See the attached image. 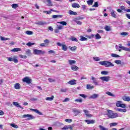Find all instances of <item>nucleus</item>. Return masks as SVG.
Returning <instances> with one entry per match:
<instances>
[{"instance_id": "f257e3e1", "label": "nucleus", "mask_w": 130, "mask_h": 130, "mask_svg": "<svg viewBox=\"0 0 130 130\" xmlns=\"http://www.w3.org/2000/svg\"><path fill=\"white\" fill-rule=\"evenodd\" d=\"M101 66H105L106 68H109V67H114V64L111 62L108 61H104L99 62Z\"/></svg>"}, {"instance_id": "f03ea898", "label": "nucleus", "mask_w": 130, "mask_h": 130, "mask_svg": "<svg viewBox=\"0 0 130 130\" xmlns=\"http://www.w3.org/2000/svg\"><path fill=\"white\" fill-rule=\"evenodd\" d=\"M45 53V51H42L41 50H38V49H34V54H35L36 55H39L40 54H44Z\"/></svg>"}, {"instance_id": "7ed1b4c3", "label": "nucleus", "mask_w": 130, "mask_h": 130, "mask_svg": "<svg viewBox=\"0 0 130 130\" xmlns=\"http://www.w3.org/2000/svg\"><path fill=\"white\" fill-rule=\"evenodd\" d=\"M56 44L57 46L62 47V50H63V51H67V50H68V47L67 46V45H63L59 42H57Z\"/></svg>"}, {"instance_id": "20e7f679", "label": "nucleus", "mask_w": 130, "mask_h": 130, "mask_svg": "<svg viewBox=\"0 0 130 130\" xmlns=\"http://www.w3.org/2000/svg\"><path fill=\"white\" fill-rule=\"evenodd\" d=\"M100 79L101 80V81H102V82H108V81H110V76L101 77Z\"/></svg>"}, {"instance_id": "39448f33", "label": "nucleus", "mask_w": 130, "mask_h": 130, "mask_svg": "<svg viewBox=\"0 0 130 130\" xmlns=\"http://www.w3.org/2000/svg\"><path fill=\"white\" fill-rule=\"evenodd\" d=\"M24 83H26V84H31V79L28 77H26L22 80Z\"/></svg>"}, {"instance_id": "423d86ee", "label": "nucleus", "mask_w": 130, "mask_h": 130, "mask_svg": "<svg viewBox=\"0 0 130 130\" xmlns=\"http://www.w3.org/2000/svg\"><path fill=\"white\" fill-rule=\"evenodd\" d=\"M111 16L113 18H116L117 15V13H116V11L113 10H110Z\"/></svg>"}, {"instance_id": "0eeeda50", "label": "nucleus", "mask_w": 130, "mask_h": 130, "mask_svg": "<svg viewBox=\"0 0 130 130\" xmlns=\"http://www.w3.org/2000/svg\"><path fill=\"white\" fill-rule=\"evenodd\" d=\"M63 29V26L62 25H57V29H55V33H59V30H62Z\"/></svg>"}, {"instance_id": "6e6552de", "label": "nucleus", "mask_w": 130, "mask_h": 130, "mask_svg": "<svg viewBox=\"0 0 130 130\" xmlns=\"http://www.w3.org/2000/svg\"><path fill=\"white\" fill-rule=\"evenodd\" d=\"M73 129V126L72 125H65L64 127L61 128L62 130H67V129Z\"/></svg>"}, {"instance_id": "1a4fd4ad", "label": "nucleus", "mask_w": 130, "mask_h": 130, "mask_svg": "<svg viewBox=\"0 0 130 130\" xmlns=\"http://www.w3.org/2000/svg\"><path fill=\"white\" fill-rule=\"evenodd\" d=\"M68 83V84H69V85L73 86L74 85H76V84H77V80L75 79H72L71 81H69Z\"/></svg>"}, {"instance_id": "9d476101", "label": "nucleus", "mask_w": 130, "mask_h": 130, "mask_svg": "<svg viewBox=\"0 0 130 130\" xmlns=\"http://www.w3.org/2000/svg\"><path fill=\"white\" fill-rule=\"evenodd\" d=\"M108 113L107 114V115H108V117L109 118H111V116H112L113 114V111L110 110H107Z\"/></svg>"}, {"instance_id": "9b49d317", "label": "nucleus", "mask_w": 130, "mask_h": 130, "mask_svg": "<svg viewBox=\"0 0 130 130\" xmlns=\"http://www.w3.org/2000/svg\"><path fill=\"white\" fill-rule=\"evenodd\" d=\"M85 122L87 123V124H94L95 123L94 120H85Z\"/></svg>"}, {"instance_id": "f8f14e48", "label": "nucleus", "mask_w": 130, "mask_h": 130, "mask_svg": "<svg viewBox=\"0 0 130 130\" xmlns=\"http://www.w3.org/2000/svg\"><path fill=\"white\" fill-rule=\"evenodd\" d=\"M83 112L85 113V115L87 117H92L93 116L92 114H89V111L87 110H84Z\"/></svg>"}, {"instance_id": "ddd939ff", "label": "nucleus", "mask_w": 130, "mask_h": 130, "mask_svg": "<svg viewBox=\"0 0 130 130\" xmlns=\"http://www.w3.org/2000/svg\"><path fill=\"white\" fill-rule=\"evenodd\" d=\"M14 88L16 90H20L21 89V85L19 83H16L14 84Z\"/></svg>"}, {"instance_id": "4468645a", "label": "nucleus", "mask_w": 130, "mask_h": 130, "mask_svg": "<svg viewBox=\"0 0 130 130\" xmlns=\"http://www.w3.org/2000/svg\"><path fill=\"white\" fill-rule=\"evenodd\" d=\"M23 117L24 118H26L27 117L29 119H33V116L30 114L23 115Z\"/></svg>"}, {"instance_id": "2eb2a0df", "label": "nucleus", "mask_w": 130, "mask_h": 130, "mask_svg": "<svg viewBox=\"0 0 130 130\" xmlns=\"http://www.w3.org/2000/svg\"><path fill=\"white\" fill-rule=\"evenodd\" d=\"M99 96V95L98 94H93L89 96V99H96V98H98Z\"/></svg>"}, {"instance_id": "dca6fc26", "label": "nucleus", "mask_w": 130, "mask_h": 130, "mask_svg": "<svg viewBox=\"0 0 130 130\" xmlns=\"http://www.w3.org/2000/svg\"><path fill=\"white\" fill-rule=\"evenodd\" d=\"M91 80L93 82V83L94 84V85H95L96 86H98V82H97V80H96V78L92 76Z\"/></svg>"}, {"instance_id": "f3484780", "label": "nucleus", "mask_w": 130, "mask_h": 130, "mask_svg": "<svg viewBox=\"0 0 130 130\" xmlns=\"http://www.w3.org/2000/svg\"><path fill=\"white\" fill-rule=\"evenodd\" d=\"M123 101H127V102H129L130 101V97L127 96H124L122 98Z\"/></svg>"}, {"instance_id": "a211bd4d", "label": "nucleus", "mask_w": 130, "mask_h": 130, "mask_svg": "<svg viewBox=\"0 0 130 130\" xmlns=\"http://www.w3.org/2000/svg\"><path fill=\"white\" fill-rule=\"evenodd\" d=\"M73 111L74 113H75L76 116H77L78 114H80V113H81V111H80L79 110H78L77 109H73Z\"/></svg>"}, {"instance_id": "6ab92c4d", "label": "nucleus", "mask_w": 130, "mask_h": 130, "mask_svg": "<svg viewBox=\"0 0 130 130\" xmlns=\"http://www.w3.org/2000/svg\"><path fill=\"white\" fill-rule=\"evenodd\" d=\"M94 88H95V86L92 85V84H87L86 85V89H87V90H92V89H94Z\"/></svg>"}, {"instance_id": "aec40b11", "label": "nucleus", "mask_w": 130, "mask_h": 130, "mask_svg": "<svg viewBox=\"0 0 130 130\" xmlns=\"http://www.w3.org/2000/svg\"><path fill=\"white\" fill-rule=\"evenodd\" d=\"M13 104L14 106H16V107H19V108H21L23 109V108L19 104V103L17 102H13Z\"/></svg>"}, {"instance_id": "412c9836", "label": "nucleus", "mask_w": 130, "mask_h": 130, "mask_svg": "<svg viewBox=\"0 0 130 130\" xmlns=\"http://www.w3.org/2000/svg\"><path fill=\"white\" fill-rule=\"evenodd\" d=\"M12 52H18V51H21V49L19 48H15L11 50Z\"/></svg>"}, {"instance_id": "4be33fe9", "label": "nucleus", "mask_w": 130, "mask_h": 130, "mask_svg": "<svg viewBox=\"0 0 130 130\" xmlns=\"http://www.w3.org/2000/svg\"><path fill=\"white\" fill-rule=\"evenodd\" d=\"M69 15H73L74 16H77V15H78V13L72 10H69Z\"/></svg>"}, {"instance_id": "5701e85b", "label": "nucleus", "mask_w": 130, "mask_h": 130, "mask_svg": "<svg viewBox=\"0 0 130 130\" xmlns=\"http://www.w3.org/2000/svg\"><path fill=\"white\" fill-rule=\"evenodd\" d=\"M104 29L106 31H111V26H108V25H106Z\"/></svg>"}, {"instance_id": "b1692460", "label": "nucleus", "mask_w": 130, "mask_h": 130, "mask_svg": "<svg viewBox=\"0 0 130 130\" xmlns=\"http://www.w3.org/2000/svg\"><path fill=\"white\" fill-rule=\"evenodd\" d=\"M72 8H77L78 9H79V8H80V5H79V4L77 3H73L72 5Z\"/></svg>"}, {"instance_id": "393cba45", "label": "nucleus", "mask_w": 130, "mask_h": 130, "mask_svg": "<svg viewBox=\"0 0 130 130\" xmlns=\"http://www.w3.org/2000/svg\"><path fill=\"white\" fill-rule=\"evenodd\" d=\"M46 2L47 3V6H48V7H52V6H53L52 3H51V0H46Z\"/></svg>"}, {"instance_id": "a878e982", "label": "nucleus", "mask_w": 130, "mask_h": 130, "mask_svg": "<svg viewBox=\"0 0 130 130\" xmlns=\"http://www.w3.org/2000/svg\"><path fill=\"white\" fill-rule=\"evenodd\" d=\"M71 69L72 71H74V72H76L79 70V67L76 66H73L71 67Z\"/></svg>"}, {"instance_id": "bb28decb", "label": "nucleus", "mask_w": 130, "mask_h": 130, "mask_svg": "<svg viewBox=\"0 0 130 130\" xmlns=\"http://www.w3.org/2000/svg\"><path fill=\"white\" fill-rule=\"evenodd\" d=\"M68 62H69V64H70V66H72V64H75V63H76V60H69Z\"/></svg>"}, {"instance_id": "cd10ccee", "label": "nucleus", "mask_w": 130, "mask_h": 130, "mask_svg": "<svg viewBox=\"0 0 130 130\" xmlns=\"http://www.w3.org/2000/svg\"><path fill=\"white\" fill-rule=\"evenodd\" d=\"M54 99V96L52 95L51 97H47L46 98L47 101H52Z\"/></svg>"}, {"instance_id": "c85d7f7f", "label": "nucleus", "mask_w": 130, "mask_h": 130, "mask_svg": "<svg viewBox=\"0 0 130 130\" xmlns=\"http://www.w3.org/2000/svg\"><path fill=\"white\" fill-rule=\"evenodd\" d=\"M0 38H1V40L2 41H6V40H10V38H5L2 36H1Z\"/></svg>"}, {"instance_id": "c756f323", "label": "nucleus", "mask_w": 130, "mask_h": 130, "mask_svg": "<svg viewBox=\"0 0 130 130\" xmlns=\"http://www.w3.org/2000/svg\"><path fill=\"white\" fill-rule=\"evenodd\" d=\"M94 3V0H88L87 1V4L88 6H92Z\"/></svg>"}, {"instance_id": "7c9ffc66", "label": "nucleus", "mask_w": 130, "mask_h": 130, "mask_svg": "<svg viewBox=\"0 0 130 130\" xmlns=\"http://www.w3.org/2000/svg\"><path fill=\"white\" fill-rule=\"evenodd\" d=\"M99 127L100 129V130H108V128L105 127L101 125H100L99 126Z\"/></svg>"}, {"instance_id": "2f4dec72", "label": "nucleus", "mask_w": 130, "mask_h": 130, "mask_svg": "<svg viewBox=\"0 0 130 130\" xmlns=\"http://www.w3.org/2000/svg\"><path fill=\"white\" fill-rule=\"evenodd\" d=\"M57 24H61V25H62L63 26H67V23L66 21H59L57 22Z\"/></svg>"}, {"instance_id": "473e14b6", "label": "nucleus", "mask_w": 130, "mask_h": 130, "mask_svg": "<svg viewBox=\"0 0 130 130\" xmlns=\"http://www.w3.org/2000/svg\"><path fill=\"white\" fill-rule=\"evenodd\" d=\"M116 117H118V114L117 113H114L111 116V118H116Z\"/></svg>"}, {"instance_id": "72a5a7b5", "label": "nucleus", "mask_w": 130, "mask_h": 130, "mask_svg": "<svg viewBox=\"0 0 130 130\" xmlns=\"http://www.w3.org/2000/svg\"><path fill=\"white\" fill-rule=\"evenodd\" d=\"M80 37V41H87V40H88L87 38H85L84 37H83V36H81Z\"/></svg>"}, {"instance_id": "f704fd0d", "label": "nucleus", "mask_w": 130, "mask_h": 130, "mask_svg": "<svg viewBox=\"0 0 130 130\" xmlns=\"http://www.w3.org/2000/svg\"><path fill=\"white\" fill-rule=\"evenodd\" d=\"M69 48L72 51H75V50L77 49V47L76 46H74L73 47L69 46Z\"/></svg>"}, {"instance_id": "c9c22d12", "label": "nucleus", "mask_w": 130, "mask_h": 130, "mask_svg": "<svg viewBox=\"0 0 130 130\" xmlns=\"http://www.w3.org/2000/svg\"><path fill=\"white\" fill-rule=\"evenodd\" d=\"M62 15H55L52 16V18L53 19H55L56 18H62Z\"/></svg>"}, {"instance_id": "e433bc0d", "label": "nucleus", "mask_w": 130, "mask_h": 130, "mask_svg": "<svg viewBox=\"0 0 130 130\" xmlns=\"http://www.w3.org/2000/svg\"><path fill=\"white\" fill-rule=\"evenodd\" d=\"M106 94L109 96H112V97H115V95L112 94L110 91L106 92Z\"/></svg>"}, {"instance_id": "4c0bfd02", "label": "nucleus", "mask_w": 130, "mask_h": 130, "mask_svg": "<svg viewBox=\"0 0 130 130\" xmlns=\"http://www.w3.org/2000/svg\"><path fill=\"white\" fill-rule=\"evenodd\" d=\"M117 111H120V112H126V110L125 109H116Z\"/></svg>"}, {"instance_id": "58836bf2", "label": "nucleus", "mask_w": 130, "mask_h": 130, "mask_svg": "<svg viewBox=\"0 0 130 130\" xmlns=\"http://www.w3.org/2000/svg\"><path fill=\"white\" fill-rule=\"evenodd\" d=\"M10 125L14 128H18L19 126L15 124V123H10Z\"/></svg>"}, {"instance_id": "ea45409f", "label": "nucleus", "mask_w": 130, "mask_h": 130, "mask_svg": "<svg viewBox=\"0 0 130 130\" xmlns=\"http://www.w3.org/2000/svg\"><path fill=\"white\" fill-rule=\"evenodd\" d=\"M74 19H75V20H78V21H80V20H84V19H85V17L81 16H78V17H76Z\"/></svg>"}, {"instance_id": "a19ab883", "label": "nucleus", "mask_w": 130, "mask_h": 130, "mask_svg": "<svg viewBox=\"0 0 130 130\" xmlns=\"http://www.w3.org/2000/svg\"><path fill=\"white\" fill-rule=\"evenodd\" d=\"M74 22H75V23H76V24H77V25H82V22L74 19Z\"/></svg>"}, {"instance_id": "79ce46f5", "label": "nucleus", "mask_w": 130, "mask_h": 130, "mask_svg": "<svg viewBox=\"0 0 130 130\" xmlns=\"http://www.w3.org/2000/svg\"><path fill=\"white\" fill-rule=\"evenodd\" d=\"M46 22H43V21H39L37 23V25H46Z\"/></svg>"}, {"instance_id": "37998d69", "label": "nucleus", "mask_w": 130, "mask_h": 130, "mask_svg": "<svg viewBox=\"0 0 130 130\" xmlns=\"http://www.w3.org/2000/svg\"><path fill=\"white\" fill-rule=\"evenodd\" d=\"M119 48H121L122 50H125L126 49V47H124L121 44H119V46L118 47Z\"/></svg>"}, {"instance_id": "c03bdc74", "label": "nucleus", "mask_w": 130, "mask_h": 130, "mask_svg": "<svg viewBox=\"0 0 130 130\" xmlns=\"http://www.w3.org/2000/svg\"><path fill=\"white\" fill-rule=\"evenodd\" d=\"M118 123L116 122H113L109 124L110 127H112V126H116Z\"/></svg>"}, {"instance_id": "a18cd8bd", "label": "nucleus", "mask_w": 130, "mask_h": 130, "mask_svg": "<svg viewBox=\"0 0 130 130\" xmlns=\"http://www.w3.org/2000/svg\"><path fill=\"white\" fill-rule=\"evenodd\" d=\"M26 45L28 46L29 47H31L32 45H35V43H31L30 42H29L26 44Z\"/></svg>"}, {"instance_id": "49530a36", "label": "nucleus", "mask_w": 130, "mask_h": 130, "mask_svg": "<svg viewBox=\"0 0 130 130\" xmlns=\"http://www.w3.org/2000/svg\"><path fill=\"white\" fill-rule=\"evenodd\" d=\"M95 37L96 40H98L99 39H101V36H100V35H99V34H96V35L95 36Z\"/></svg>"}, {"instance_id": "de8ad7c7", "label": "nucleus", "mask_w": 130, "mask_h": 130, "mask_svg": "<svg viewBox=\"0 0 130 130\" xmlns=\"http://www.w3.org/2000/svg\"><path fill=\"white\" fill-rule=\"evenodd\" d=\"M71 40H72V41H74L75 42H78V39L74 37H71Z\"/></svg>"}, {"instance_id": "09e8293b", "label": "nucleus", "mask_w": 130, "mask_h": 130, "mask_svg": "<svg viewBox=\"0 0 130 130\" xmlns=\"http://www.w3.org/2000/svg\"><path fill=\"white\" fill-rule=\"evenodd\" d=\"M111 56H112V57H120V56L114 53H112L111 54Z\"/></svg>"}, {"instance_id": "8fccbe9b", "label": "nucleus", "mask_w": 130, "mask_h": 130, "mask_svg": "<svg viewBox=\"0 0 130 130\" xmlns=\"http://www.w3.org/2000/svg\"><path fill=\"white\" fill-rule=\"evenodd\" d=\"M93 59L94 61H100V58L99 57H93Z\"/></svg>"}, {"instance_id": "3c124183", "label": "nucleus", "mask_w": 130, "mask_h": 130, "mask_svg": "<svg viewBox=\"0 0 130 130\" xmlns=\"http://www.w3.org/2000/svg\"><path fill=\"white\" fill-rule=\"evenodd\" d=\"M26 34L27 35H32L33 34V31H30V30H27L25 31Z\"/></svg>"}, {"instance_id": "603ef678", "label": "nucleus", "mask_w": 130, "mask_h": 130, "mask_svg": "<svg viewBox=\"0 0 130 130\" xmlns=\"http://www.w3.org/2000/svg\"><path fill=\"white\" fill-rule=\"evenodd\" d=\"M99 2H96L94 3V4L92 6V7H94V8H98V7H99Z\"/></svg>"}, {"instance_id": "864d4df0", "label": "nucleus", "mask_w": 130, "mask_h": 130, "mask_svg": "<svg viewBox=\"0 0 130 130\" xmlns=\"http://www.w3.org/2000/svg\"><path fill=\"white\" fill-rule=\"evenodd\" d=\"M25 52L26 54H27L28 55H31L32 54V53H31V50L30 49L25 51Z\"/></svg>"}, {"instance_id": "5fc2aeb1", "label": "nucleus", "mask_w": 130, "mask_h": 130, "mask_svg": "<svg viewBox=\"0 0 130 130\" xmlns=\"http://www.w3.org/2000/svg\"><path fill=\"white\" fill-rule=\"evenodd\" d=\"M79 96L82 98H84V99H86V98L87 97V96L85 94H79Z\"/></svg>"}, {"instance_id": "6e6d98bb", "label": "nucleus", "mask_w": 130, "mask_h": 130, "mask_svg": "<svg viewBox=\"0 0 130 130\" xmlns=\"http://www.w3.org/2000/svg\"><path fill=\"white\" fill-rule=\"evenodd\" d=\"M121 103H122V102L119 101L117 102L116 104L117 107H120Z\"/></svg>"}, {"instance_id": "4d7b16f0", "label": "nucleus", "mask_w": 130, "mask_h": 130, "mask_svg": "<svg viewBox=\"0 0 130 130\" xmlns=\"http://www.w3.org/2000/svg\"><path fill=\"white\" fill-rule=\"evenodd\" d=\"M101 75H108L107 71H104L101 72Z\"/></svg>"}, {"instance_id": "13d9d810", "label": "nucleus", "mask_w": 130, "mask_h": 130, "mask_svg": "<svg viewBox=\"0 0 130 130\" xmlns=\"http://www.w3.org/2000/svg\"><path fill=\"white\" fill-rule=\"evenodd\" d=\"M75 101V102H79V103H82L83 102V100H82V99H76Z\"/></svg>"}, {"instance_id": "bf43d9fd", "label": "nucleus", "mask_w": 130, "mask_h": 130, "mask_svg": "<svg viewBox=\"0 0 130 130\" xmlns=\"http://www.w3.org/2000/svg\"><path fill=\"white\" fill-rule=\"evenodd\" d=\"M12 7L13 9H17V8H18V4H12Z\"/></svg>"}, {"instance_id": "052dcab7", "label": "nucleus", "mask_w": 130, "mask_h": 130, "mask_svg": "<svg viewBox=\"0 0 130 130\" xmlns=\"http://www.w3.org/2000/svg\"><path fill=\"white\" fill-rule=\"evenodd\" d=\"M115 62L117 64H121V60H115Z\"/></svg>"}, {"instance_id": "680f3d73", "label": "nucleus", "mask_w": 130, "mask_h": 130, "mask_svg": "<svg viewBox=\"0 0 130 130\" xmlns=\"http://www.w3.org/2000/svg\"><path fill=\"white\" fill-rule=\"evenodd\" d=\"M34 112H36V113H37V114H39V115H42V113L39 111L37 109H36Z\"/></svg>"}, {"instance_id": "e2e57ef3", "label": "nucleus", "mask_w": 130, "mask_h": 130, "mask_svg": "<svg viewBox=\"0 0 130 130\" xmlns=\"http://www.w3.org/2000/svg\"><path fill=\"white\" fill-rule=\"evenodd\" d=\"M68 91V88H61L60 89V92H67Z\"/></svg>"}, {"instance_id": "0e129e2a", "label": "nucleus", "mask_w": 130, "mask_h": 130, "mask_svg": "<svg viewBox=\"0 0 130 130\" xmlns=\"http://www.w3.org/2000/svg\"><path fill=\"white\" fill-rule=\"evenodd\" d=\"M65 121L66 122H69V123H71L73 121V120L72 119H65Z\"/></svg>"}, {"instance_id": "69168bd1", "label": "nucleus", "mask_w": 130, "mask_h": 130, "mask_svg": "<svg viewBox=\"0 0 130 130\" xmlns=\"http://www.w3.org/2000/svg\"><path fill=\"white\" fill-rule=\"evenodd\" d=\"M19 57H20V58H24V59H26V58H27V56L26 55H20Z\"/></svg>"}, {"instance_id": "338daca9", "label": "nucleus", "mask_w": 130, "mask_h": 130, "mask_svg": "<svg viewBox=\"0 0 130 130\" xmlns=\"http://www.w3.org/2000/svg\"><path fill=\"white\" fill-rule=\"evenodd\" d=\"M48 80L49 81V82H50V83H52L53 82H55V79H52L51 78H48Z\"/></svg>"}, {"instance_id": "774afa93", "label": "nucleus", "mask_w": 130, "mask_h": 130, "mask_svg": "<svg viewBox=\"0 0 130 130\" xmlns=\"http://www.w3.org/2000/svg\"><path fill=\"white\" fill-rule=\"evenodd\" d=\"M120 8L121 10H122V11H124L125 12V11L126 10V9H125V7L124 6H120Z\"/></svg>"}]
</instances>
